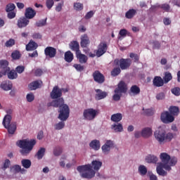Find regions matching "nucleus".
Returning <instances> with one entry per match:
<instances>
[{"label": "nucleus", "instance_id": "1", "mask_svg": "<svg viewBox=\"0 0 180 180\" xmlns=\"http://www.w3.org/2000/svg\"><path fill=\"white\" fill-rule=\"evenodd\" d=\"M102 167V162L99 160H93L91 165H85L78 166L77 169L80 174L82 178L86 179H92L95 176L96 172L95 171H99Z\"/></svg>", "mask_w": 180, "mask_h": 180}, {"label": "nucleus", "instance_id": "2", "mask_svg": "<svg viewBox=\"0 0 180 180\" xmlns=\"http://www.w3.org/2000/svg\"><path fill=\"white\" fill-rule=\"evenodd\" d=\"M47 106H53V108H59L58 118L62 122H65L70 117V107L67 104H64V98H58L51 102L48 103Z\"/></svg>", "mask_w": 180, "mask_h": 180}, {"label": "nucleus", "instance_id": "3", "mask_svg": "<svg viewBox=\"0 0 180 180\" xmlns=\"http://www.w3.org/2000/svg\"><path fill=\"white\" fill-rule=\"evenodd\" d=\"M18 147L21 148L20 150V153L22 155L27 156L30 154L32 152V150H33V148L34 146H36V140L34 139H31L30 141L27 139H23V140H20L17 143Z\"/></svg>", "mask_w": 180, "mask_h": 180}, {"label": "nucleus", "instance_id": "4", "mask_svg": "<svg viewBox=\"0 0 180 180\" xmlns=\"http://www.w3.org/2000/svg\"><path fill=\"white\" fill-rule=\"evenodd\" d=\"M161 162L158 163L160 165H164L166 168H171V167H175L178 162V158L176 157H171L167 153H162L160 155Z\"/></svg>", "mask_w": 180, "mask_h": 180}, {"label": "nucleus", "instance_id": "5", "mask_svg": "<svg viewBox=\"0 0 180 180\" xmlns=\"http://www.w3.org/2000/svg\"><path fill=\"white\" fill-rule=\"evenodd\" d=\"M155 138L159 143L164 141H171L174 139V134L169 132L167 134L162 128H159L154 133Z\"/></svg>", "mask_w": 180, "mask_h": 180}, {"label": "nucleus", "instance_id": "6", "mask_svg": "<svg viewBox=\"0 0 180 180\" xmlns=\"http://www.w3.org/2000/svg\"><path fill=\"white\" fill-rule=\"evenodd\" d=\"M115 94L112 96V99L115 102L120 101L122 98V94H127V84L124 82V81H120L117 88H115Z\"/></svg>", "mask_w": 180, "mask_h": 180}, {"label": "nucleus", "instance_id": "7", "mask_svg": "<svg viewBox=\"0 0 180 180\" xmlns=\"http://www.w3.org/2000/svg\"><path fill=\"white\" fill-rule=\"evenodd\" d=\"M12 122V115L7 114L4 116L2 124L6 129L9 134H14L16 131V123Z\"/></svg>", "mask_w": 180, "mask_h": 180}, {"label": "nucleus", "instance_id": "8", "mask_svg": "<svg viewBox=\"0 0 180 180\" xmlns=\"http://www.w3.org/2000/svg\"><path fill=\"white\" fill-rule=\"evenodd\" d=\"M131 65V59L130 58H123L121 59L115 58L114 60V66L120 67L122 71L129 70Z\"/></svg>", "mask_w": 180, "mask_h": 180}, {"label": "nucleus", "instance_id": "9", "mask_svg": "<svg viewBox=\"0 0 180 180\" xmlns=\"http://www.w3.org/2000/svg\"><path fill=\"white\" fill-rule=\"evenodd\" d=\"M96 115H98V110L94 108L86 109L83 112L84 120H94L96 117Z\"/></svg>", "mask_w": 180, "mask_h": 180}, {"label": "nucleus", "instance_id": "10", "mask_svg": "<svg viewBox=\"0 0 180 180\" xmlns=\"http://www.w3.org/2000/svg\"><path fill=\"white\" fill-rule=\"evenodd\" d=\"M95 51L96 57H102L108 51V44L105 41L101 42L98 45V49Z\"/></svg>", "mask_w": 180, "mask_h": 180}, {"label": "nucleus", "instance_id": "11", "mask_svg": "<svg viewBox=\"0 0 180 180\" xmlns=\"http://www.w3.org/2000/svg\"><path fill=\"white\" fill-rule=\"evenodd\" d=\"M160 119L163 123H172L175 120L173 115L168 111L164 112L161 114Z\"/></svg>", "mask_w": 180, "mask_h": 180}, {"label": "nucleus", "instance_id": "12", "mask_svg": "<svg viewBox=\"0 0 180 180\" xmlns=\"http://www.w3.org/2000/svg\"><path fill=\"white\" fill-rule=\"evenodd\" d=\"M93 79L97 84H103L105 82V75L99 70H96L92 74Z\"/></svg>", "mask_w": 180, "mask_h": 180}, {"label": "nucleus", "instance_id": "13", "mask_svg": "<svg viewBox=\"0 0 180 180\" xmlns=\"http://www.w3.org/2000/svg\"><path fill=\"white\" fill-rule=\"evenodd\" d=\"M164 169H165L166 171H171L172 168H167V166L158 164L156 167L157 174H158V175H160V176H167V175H168V173Z\"/></svg>", "mask_w": 180, "mask_h": 180}, {"label": "nucleus", "instance_id": "14", "mask_svg": "<svg viewBox=\"0 0 180 180\" xmlns=\"http://www.w3.org/2000/svg\"><path fill=\"white\" fill-rule=\"evenodd\" d=\"M50 96L51 99H58V98H61V96H63L61 89L58 88V86H55L53 88Z\"/></svg>", "mask_w": 180, "mask_h": 180}, {"label": "nucleus", "instance_id": "15", "mask_svg": "<svg viewBox=\"0 0 180 180\" xmlns=\"http://www.w3.org/2000/svg\"><path fill=\"white\" fill-rule=\"evenodd\" d=\"M113 141L112 140H107L105 144L101 147L103 154L108 155L110 153L111 148H113Z\"/></svg>", "mask_w": 180, "mask_h": 180}, {"label": "nucleus", "instance_id": "16", "mask_svg": "<svg viewBox=\"0 0 180 180\" xmlns=\"http://www.w3.org/2000/svg\"><path fill=\"white\" fill-rule=\"evenodd\" d=\"M44 54L46 57L49 58H54L57 54V49L53 46H47L44 49Z\"/></svg>", "mask_w": 180, "mask_h": 180}, {"label": "nucleus", "instance_id": "17", "mask_svg": "<svg viewBox=\"0 0 180 180\" xmlns=\"http://www.w3.org/2000/svg\"><path fill=\"white\" fill-rule=\"evenodd\" d=\"M80 46L82 49H86L89 44H91V40L89 39V37L88 34H84L80 37Z\"/></svg>", "mask_w": 180, "mask_h": 180}, {"label": "nucleus", "instance_id": "18", "mask_svg": "<svg viewBox=\"0 0 180 180\" xmlns=\"http://www.w3.org/2000/svg\"><path fill=\"white\" fill-rule=\"evenodd\" d=\"M140 92H141L140 87L134 84L130 87L128 94L130 96H137L138 95H140Z\"/></svg>", "mask_w": 180, "mask_h": 180}, {"label": "nucleus", "instance_id": "19", "mask_svg": "<svg viewBox=\"0 0 180 180\" xmlns=\"http://www.w3.org/2000/svg\"><path fill=\"white\" fill-rule=\"evenodd\" d=\"M43 82L41 80H36L31 82L28 85V88L30 91H36V89H39V88H41V84Z\"/></svg>", "mask_w": 180, "mask_h": 180}, {"label": "nucleus", "instance_id": "20", "mask_svg": "<svg viewBox=\"0 0 180 180\" xmlns=\"http://www.w3.org/2000/svg\"><path fill=\"white\" fill-rule=\"evenodd\" d=\"M30 22V21L29 20V18H27L26 17H22L20 18L18 20L17 25L18 27L22 29V27H26V26H27V25H29Z\"/></svg>", "mask_w": 180, "mask_h": 180}, {"label": "nucleus", "instance_id": "21", "mask_svg": "<svg viewBox=\"0 0 180 180\" xmlns=\"http://www.w3.org/2000/svg\"><path fill=\"white\" fill-rule=\"evenodd\" d=\"M8 65H9V62H8V60H0V68L4 70H2V72H4V75L8 74V72L11 71V68L8 67Z\"/></svg>", "mask_w": 180, "mask_h": 180}, {"label": "nucleus", "instance_id": "22", "mask_svg": "<svg viewBox=\"0 0 180 180\" xmlns=\"http://www.w3.org/2000/svg\"><path fill=\"white\" fill-rule=\"evenodd\" d=\"M36 11L32 7H28L25 9V16L27 19H33L36 16Z\"/></svg>", "mask_w": 180, "mask_h": 180}, {"label": "nucleus", "instance_id": "23", "mask_svg": "<svg viewBox=\"0 0 180 180\" xmlns=\"http://www.w3.org/2000/svg\"><path fill=\"white\" fill-rule=\"evenodd\" d=\"M95 91L96 92V96H95L96 101H101V99H105V98L108 96V92L103 91L99 89H96Z\"/></svg>", "mask_w": 180, "mask_h": 180}, {"label": "nucleus", "instance_id": "24", "mask_svg": "<svg viewBox=\"0 0 180 180\" xmlns=\"http://www.w3.org/2000/svg\"><path fill=\"white\" fill-rule=\"evenodd\" d=\"M69 47L72 51H75V54L81 51L79 50V43H78L77 41H72L69 44Z\"/></svg>", "mask_w": 180, "mask_h": 180}, {"label": "nucleus", "instance_id": "25", "mask_svg": "<svg viewBox=\"0 0 180 180\" xmlns=\"http://www.w3.org/2000/svg\"><path fill=\"white\" fill-rule=\"evenodd\" d=\"M76 57L79 60V63H80V64H86V63L88 62V56L84 54H82L81 53V51L76 53Z\"/></svg>", "mask_w": 180, "mask_h": 180}, {"label": "nucleus", "instance_id": "26", "mask_svg": "<svg viewBox=\"0 0 180 180\" xmlns=\"http://www.w3.org/2000/svg\"><path fill=\"white\" fill-rule=\"evenodd\" d=\"M153 84L154 86L160 87L164 86V79L160 76H155L153 79Z\"/></svg>", "mask_w": 180, "mask_h": 180}, {"label": "nucleus", "instance_id": "27", "mask_svg": "<svg viewBox=\"0 0 180 180\" xmlns=\"http://www.w3.org/2000/svg\"><path fill=\"white\" fill-rule=\"evenodd\" d=\"M89 147H91L92 150L98 151V150L101 148V141H99V140L94 139L90 142Z\"/></svg>", "mask_w": 180, "mask_h": 180}, {"label": "nucleus", "instance_id": "28", "mask_svg": "<svg viewBox=\"0 0 180 180\" xmlns=\"http://www.w3.org/2000/svg\"><path fill=\"white\" fill-rule=\"evenodd\" d=\"M153 134V130L151 128L146 127L141 131V136L145 139H148Z\"/></svg>", "mask_w": 180, "mask_h": 180}, {"label": "nucleus", "instance_id": "29", "mask_svg": "<svg viewBox=\"0 0 180 180\" xmlns=\"http://www.w3.org/2000/svg\"><path fill=\"white\" fill-rule=\"evenodd\" d=\"M38 45L34 41H30L28 44L26 45L27 51H32L33 50H36L37 49Z\"/></svg>", "mask_w": 180, "mask_h": 180}, {"label": "nucleus", "instance_id": "30", "mask_svg": "<svg viewBox=\"0 0 180 180\" xmlns=\"http://www.w3.org/2000/svg\"><path fill=\"white\" fill-rule=\"evenodd\" d=\"M146 162H148V164H157L158 161V158L155 155H149L146 158Z\"/></svg>", "mask_w": 180, "mask_h": 180}, {"label": "nucleus", "instance_id": "31", "mask_svg": "<svg viewBox=\"0 0 180 180\" xmlns=\"http://www.w3.org/2000/svg\"><path fill=\"white\" fill-rule=\"evenodd\" d=\"M137 13V11L134 8L129 9L128 11L125 13V18L127 19H133L134 16H136V14Z\"/></svg>", "mask_w": 180, "mask_h": 180}, {"label": "nucleus", "instance_id": "32", "mask_svg": "<svg viewBox=\"0 0 180 180\" xmlns=\"http://www.w3.org/2000/svg\"><path fill=\"white\" fill-rule=\"evenodd\" d=\"M111 121L115 122V123H119L120 120L123 119V115L122 113H116L111 115Z\"/></svg>", "mask_w": 180, "mask_h": 180}, {"label": "nucleus", "instance_id": "33", "mask_svg": "<svg viewBox=\"0 0 180 180\" xmlns=\"http://www.w3.org/2000/svg\"><path fill=\"white\" fill-rule=\"evenodd\" d=\"M112 130H114L115 133H120L123 131V125L120 123L119 124H114L111 125Z\"/></svg>", "mask_w": 180, "mask_h": 180}, {"label": "nucleus", "instance_id": "34", "mask_svg": "<svg viewBox=\"0 0 180 180\" xmlns=\"http://www.w3.org/2000/svg\"><path fill=\"white\" fill-rule=\"evenodd\" d=\"M74 60V53L71 51H68L65 53V61L71 63Z\"/></svg>", "mask_w": 180, "mask_h": 180}, {"label": "nucleus", "instance_id": "35", "mask_svg": "<svg viewBox=\"0 0 180 180\" xmlns=\"http://www.w3.org/2000/svg\"><path fill=\"white\" fill-rule=\"evenodd\" d=\"M45 153L46 148H40V149L36 153L35 157L37 158V160H41L44 157Z\"/></svg>", "mask_w": 180, "mask_h": 180}, {"label": "nucleus", "instance_id": "36", "mask_svg": "<svg viewBox=\"0 0 180 180\" xmlns=\"http://www.w3.org/2000/svg\"><path fill=\"white\" fill-rule=\"evenodd\" d=\"M6 74L8 79H16L18 78V73L15 70H9Z\"/></svg>", "mask_w": 180, "mask_h": 180}, {"label": "nucleus", "instance_id": "37", "mask_svg": "<svg viewBox=\"0 0 180 180\" xmlns=\"http://www.w3.org/2000/svg\"><path fill=\"white\" fill-rule=\"evenodd\" d=\"M21 165L26 169H28V168L32 167V161L29 159H22L21 160Z\"/></svg>", "mask_w": 180, "mask_h": 180}, {"label": "nucleus", "instance_id": "38", "mask_svg": "<svg viewBox=\"0 0 180 180\" xmlns=\"http://www.w3.org/2000/svg\"><path fill=\"white\" fill-rule=\"evenodd\" d=\"M169 112L173 116H178V115H179V108L176 106H171L169 108Z\"/></svg>", "mask_w": 180, "mask_h": 180}, {"label": "nucleus", "instance_id": "39", "mask_svg": "<svg viewBox=\"0 0 180 180\" xmlns=\"http://www.w3.org/2000/svg\"><path fill=\"white\" fill-rule=\"evenodd\" d=\"M122 72V69L119 66H115L111 70V77H117Z\"/></svg>", "mask_w": 180, "mask_h": 180}, {"label": "nucleus", "instance_id": "40", "mask_svg": "<svg viewBox=\"0 0 180 180\" xmlns=\"http://www.w3.org/2000/svg\"><path fill=\"white\" fill-rule=\"evenodd\" d=\"M139 172L142 176L147 175V167H146L144 165H140L139 167Z\"/></svg>", "mask_w": 180, "mask_h": 180}, {"label": "nucleus", "instance_id": "41", "mask_svg": "<svg viewBox=\"0 0 180 180\" xmlns=\"http://www.w3.org/2000/svg\"><path fill=\"white\" fill-rule=\"evenodd\" d=\"M163 79H164L165 84H168V82L171 81V79H172V75H171V72H166L165 73V77H163Z\"/></svg>", "mask_w": 180, "mask_h": 180}, {"label": "nucleus", "instance_id": "42", "mask_svg": "<svg viewBox=\"0 0 180 180\" xmlns=\"http://www.w3.org/2000/svg\"><path fill=\"white\" fill-rule=\"evenodd\" d=\"M16 8V6L14 4L10 3L6 5V12H13Z\"/></svg>", "mask_w": 180, "mask_h": 180}, {"label": "nucleus", "instance_id": "43", "mask_svg": "<svg viewBox=\"0 0 180 180\" xmlns=\"http://www.w3.org/2000/svg\"><path fill=\"white\" fill-rule=\"evenodd\" d=\"M47 25V18L44 20H39L35 23L37 27H43V26H46Z\"/></svg>", "mask_w": 180, "mask_h": 180}, {"label": "nucleus", "instance_id": "44", "mask_svg": "<svg viewBox=\"0 0 180 180\" xmlns=\"http://www.w3.org/2000/svg\"><path fill=\"white\" fill-rule=\"evenodd\" d=\"M20 57H21V54L19 51H14L11 53V58H13V60H19Z\"/></svg>", "mask_w": 180, "mask_h": 180}, {"label": "nucleus", "instance_id": "45", "mask_svg": "<svg viewBox=\"0 0 180 180\" xmlns=\"http://www.w3.org/2000/svg\"><path fill=\"white\" fill-rule=\"evenodd\" d=\"M62 153H63V148L60 146H57L53 149V155H56V157H58V155H61Z\"/></svg>", "mask_w": 180, "mask_h": 180}, {"label": "nucleus", "instance_id": "46", "mask_svg": "<svg viewBox=\"0 0 180 180\" xmlns=\"http://www.w3.org/2000/svg\"><path fill=\"white\" fill-rule=\"evenodd\" d=\"M1 88L4 89V91H11V89H12V84L3 83L1 84Z\"/></svg>", "mask_w": 180, "mask_h": 180}, {"label": "nucleus", "instance_id": "47", "mask_svg": "<svg viewBox=\"0 0 180 180\" xmlns=\"http://www.w3.org/2000/svg\"><path fill=\"white\" fill-rule=\"evenodd\" d=\"M159 8H160V9H162L163 11H165V12H169V11L171 9V6L168 4H163L162 5H160Z\"/></svg>", "mask_w": 180, "mask_h": 180}, {"label": "nucleus", "instance_id": "48", "mask_svg": "<svg viewBox=\"0 0 180 180\" xmlns=\"http://www.w3.org/2000/svg\"><path fill=\"white\" fill-rule=\"evenodd\" d=\"M32 37L34 40H40L43 38V35L40 32H34Z\"/></svg>", "mask_w": 180, "mask_h": 180}, {"label": "nucleus", "instance_id": "49", "mask_svg": "<svg viewBox=\"0 0 180 180\" xmlns=\"http://www.w3.org/2000/svg\"><path fill=\"white\" fill-rule=\"evenodd\" d=\"M25 68L24 65H18L15 68V72L17 74H22L25 72Z\"/></svg>", "mask_w": 180, "mask_h": 180}, {"label": "nucleus", "instance_id": "50", "mask_svg": "<svg viewBox=\"0 0 180 180\" xmlns=\"http://www.w3.org/2000/svg\"><path fill=\"white\" fill-rule=\"evenodd\" d=\"M65 126V123L64 122L61 121L58 122V124H55V129L56 130H61V129H64V127Z\"/></svg>", "mask_w": 180, "mask_h": 180}, {"label": "nucleus", "instance_id": "51", "mask_svg": "<svg viewBox=\"0 0 180 180\" xmlns=\"http://www.w3.org/2000/svg\"><path fill=\"white\" fill-rule=\"evenodd\" d=\"M74 8L76 11H82V9H84V4L81 3H75Z\"/></svg>", "mask_w": 180, "mask_h": 180}, {"label": "nucleus", "instance_id": "52", "mask_svg": "<svg viewBox=\"0 0 180 180\" xmlns=\"http://www.w3.org/2000/svg\"><path fill=\"white\" fill-rule=\"evenodd\" d=\"M5 46L6 47H12L13 46H15V39H10L8 41H6Z\"/></svg>", "mask_w": 180, "mask_h": 180}, {"label": "nucleus", "instance_id": "53", "mask_svg": "<svg viewBox=\"0 0 180 180\" xmlns=\"http://www.w3.org/2000/svg\"><path fill=\"white\" fill-rule=\"evenodd\" d=\"M27 102H33L34 101V94L33 93L27 94L26 96Z\"/></svg>", "mask_w": 180, "mask_h": 180}, {"label": "nucleus", "instance_id": "54", "mask_svg": "<svg viewBox=\"0 0 180 180\" xmlns=\"http://www.w3.org/2000/svg\"><path fill=\"white\" fill-rule=\"evenodd\" d=\"M46 6L48 9H51L53 6H54V1L53 0H46Z\"/></svg>", "mask_w": 180, "mask_h": 180}, {"label": "nucleus", "instance_id": "55", "mask_svg": "<svg viewBox=\"0 0 180 180\" xmlns=\"http://www.w3.org/2000/svg\"><path fill=\"white\" fill-rule=\"evenodd\" d=\"M143 113L146 116H153L154 115V110L151 108H148L144 110Z\"/></svg>", "mask_w": 180, "mask_h": 180}, {"label": "nucleus", "instance_id": "56", "mask_svg": "<svg viewBox=\"0 0 180 180\" xmlns=\"http://www.w3.org/2000/svg\"><path fill=\"white\" fill-rule=\"evenodd\" d=\"M119 34L120 37H119L118 39H122V37H126V36H127V30L122 29L120 30Z\"/></svg>", "mask_w": 180, "mask_h": 180}, {"label": "nucleus", "instance_id": "57", "mask_svg": "<svg viewBox=\"0 0 180 180\" xmlns=\"http://www.w3.org/2000/svg\"><path fill=\"white\" fill-rule=\"evenodd\" d=\"M74 68H75V70H77V71H84V70H85V68L84 67V65H82L81 64H75L73 65Z\"/></svg>", "mask_w": 180, "mask_h": 180}, {"label": "nucleus", "instance_id": "58", "mask_svg": "<svg viewBox=\"0 0 180 180\" xmlns=\"http://www.w3.org/2000/svg\"><path fill=\"white\" fill-rule=\"evenodd\" d=\"M157 101H162V99H165V94L164 92L158 93L156 95Z\"/></svg>", "mask_w": 180, "mask_h": 180}, {"label": "nucleus", "instance_id": "59", "mask_svg": "<svg viewBox=\"0 0 180 180\" xmlns=\"http://www.w3.org/2000/svg\"><path fill=\"white\" fill-rule=\"evenodd\" d=\"M172 94L173 95H175L176 96H179L180 95V88L179 87H176L172 89Z\"/></svg>", "mask_w": 180, "mask_h": 180}, {"label": "nucleus", "instance_id": "60", "mask_svg": "<svg viewBox=\"0 0 180 180\" xmlns=\"http://www.w3.org/2000/svg\"><path fill=\"white\" fill-rule=\"evenodd\" d=\"M153 49H156L157 50H160V48L161 47V44L158 41H153Z\"/></svg>", "mask_w": 180, "mask_h": 180}, {"label": "nucleus", "instance_id": "61", "mask_svg": "<svg viewBox=\"0 0 180 180\" xmlns=\"http://www.w3.org/2000/svg\"><path fill=\"white\" fill-rule=\"evenodd\" d=\"M7 17L8 19H13L16 18V13H15V11L8 12Z\"/></svg>", "mask_w": 180, "mask_h": 180}, {"label": "nucleus", "instance_id": "62", "mask_svg": "<svg viewBox=\"0 0 180 180\" xmlns=\"http://www.w3.org/2000/svg\"><path fill=\"white\" fill-rule=\"evenodd\" d=\"M129 57L131 58H134L135 63H137V61H139V60H140V57L139 56V55L133 53H130Z\"/></svg>", "mask_w": 180, "mask_h": 180}, {"label": "nucleus", "instance_id": "63", "mask_svg": "<svg viewBox=\"0 0 180 180\" xmlns=\"http://www.w3.org/2000/svg\"><path fill=\"white\" fill-rule=\"evenodd\" d=\"M94 15H95V12H94L93 11H91L89 12H88L86 15H85V19L88 20V19H91V18H92V16H94Z\"/></svg>", "mask_w": 180, "mask_h": 180}, {"label": "nucleus", "instance_id": "64", "mask_svg": "<svg viewBox=\"0 0 180 180\" xmlns=\"http://www.w3.org/2000/svg\"><path fill=\"white\" fill-rule=\"evenodd\" d=\"M148 175L149 176L150 180H158L157 176L153 174L151 172H148Z\"/></svg>", "mask_w": 180, "mask_h": 180}]
</instances>
